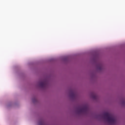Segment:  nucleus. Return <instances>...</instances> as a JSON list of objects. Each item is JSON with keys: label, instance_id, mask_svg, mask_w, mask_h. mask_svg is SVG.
Wrapping results in <instances>:
<instances>
[{"label": "nucleus", "instance_id": "obj_1", "mask_svg": "<svg viewBox=\"0 0 125 125\" xmlns=\"http://www.w3.org/2000/svg\"><path fill=\"white\" fill-rule=\"evenodd\" d=\"M104 117L106 118L107 122L111 124V125H115L117 123V119L114 116V115L109 113L108 112H105L104 114Z\"/></svg>", "mask_w": 125, "mask_h": 125}, {"label": "nucleus", "instance_id": "obj_2", "mask_svg": "<svg viewBox=\"0 0 125 125\" xmlns=\"http://www.w3.org/2000/svg\"><path fill=\"white\" fill-rule=\"evenodd\" d=\"M88 111H89V109L87 105H84L83 107H80V108L78 109V113H79V114H82V113L87 114V113H88Z\"/></svg>", "mask_w": 125, "mask_h": 125}, {"label": "nucleus", "instance_id": "obj_3", "mask_svg": "<svg viewBox=\"0 0 125 125\" xmlns=\"http://www.w3.org/2000/svg\"><path fill=\"white\" fill-rule=\"evenodd\" d=\"M39 85L41 87H45L47 85V84L46 83V82L42 81L40 83Z\"/></svg>", "mask_w": 125, "mask_h": 125}, {"label": "nucleus", "instance_id": "obj_4", "mask_svg": "<svg viewBox=\"0 0 125 125\" xmlns=\"http://www.w3.org/2000/svg\"><path fill=\"white\" fill-rule=\"evenodd\" d=\"M70 96H71V97H75V96H76V94H75V92L72 91L71 93Z\"/></svg>", "mask_w": 125, "mask_h": 125}, {"label": "nucleus", "instance_id": "obj_5", "mask_svg": "<svg viewBox=\"0 0 125 125\" xmlns=\"http://www.w3.org/2000/svg\"><path fill=\"white\" fill-rule=\"evenodd\" d=\"M93 98L94 99H96V96H93Z\"/></svg>", "mask_w": 125, "mask_h": 125}, {"label": "nucleus", "instance_id": "obj_6", "mask_svg": "<svg viewBox=\"0 0 125 125\" xmlns=\"http://www.w3.org/2000/svg\"><path fill=\"white\" fill-rule=\"evenodd\" d=\"M33 102H36V101H34V100H33Z\"/></svg>", "mask_w": 125, "mask_h": 125}, {"label": "nucleus", "instance_id": "obj_7", "mask_svg": "<svg viewBox=\"0 0 125 125\" xmlns=\"http://www.w3.org/2000/svg\"><path fill=\"white\" fill-rule=\"evenodd\" d=\"M34 100H35V101H37V100H36V99H34Z\"/></svg>", "mask_w": 125, "mask_h": 125}]
</instances>
